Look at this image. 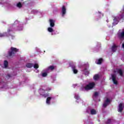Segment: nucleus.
<instances>
[{"label": "nucleus", "mask_w": 124, "mask_h": 124, "mask_svg": "<svg viewBox=\"0 0 124 124\" xmlns=\"http://www.w3.org/2000/svg\"><path fill=\"white\" fill-rule=\"evenodd\" d=\"M23 30V24L22 23L16 20L15 22L14 25H11L10 28L8 29L7 33H0V37H4V36H8V34L10 32H12L14 31H22Z\"/></svg>", "instance_id": "obj_1"}, {"label": "nucleus", "mask_w": 124, "mask_h": 124, "mask_svg": "<svg viewBox=\"0 0 124 124\" xmlns=\"http://www.w3.org/2000/svg\"><path fill=\"white\" fill-rule=\"evenodd\" d=\"M55 20L53 19H49L50 27L47 28V31L51 33V35H55L56 33L54 32V27H55Z\"/></svg>", "instance_id": "obj_2"}, {"label": "nucleus", "mask_w": 124, "mask_h": 124, "mask_svg": "<svg viewBox=\"0 0 124 124\" xmlns=\"http://www.w3.org/2000/svg\"><path fill=\"white\" fill-rule=\"evenodd\" d=\"M94 86H95L94 82L90 83L87 85H83L82 87L83 88H82V90L84 91V90H85V91H89V90H92L94 87Z\"/></svg>", "instance_id": "obj_3"}, {"label": "nucleus", "mask_w": 124, "mask_h": 124, "mask_svg": "<svg viewBox=\"0 0 124 124\" xmlns=\"http://www.w3.org/2000/svg\"><path fill=\"white\" fill-rule=\"evenodd\" d=\"M17 52H19V49L16 47H11L10 50L8 52V55L9 57H12L15 55Z\"/></svg>", "instance_id": "obj_4"}, {"label": "nucleus", "mask_w": 124, "mask_h": 124, "mask_svg": "<svg viewBox=\"0 0 124 124\" xmlns=\"http://www.w3.org/2000/svg\"><path fill=\"white\" fill-rule=\"evenodd\" d=\"M38 93L40 95L43 96V97H47V96H49V94L46 93V90H45L44 87L40 88L38 91Z\"/></svg>", "instance_id": "obj_5"}, {"label": "nucleus", "mask_w": 124, "mask_h": 124, "mask_svg": "<svg viewBox=\"0 0 124 124\" xmlns=\"http://www.w3.org/2000/svg\"><path fill=\"white\" fill-rule=\"evenodd\" d=\"M33 66L35 68V69H37V68L39 67V65L37 63H35L34 65L31 63H28L26 64V67H28V68H31Z\"/></svg>", "instance_id": "obj_6"}, {"label": "nucleus", "mask_w": 124, "mask_h": 124, "mask_svg": "<svg viewBox=\"0 0 124 124\" xmlns=\"http://www.w3.org/2000/svg\"><path fill=\"white\" fill-rule=\"evenodd\" d=\"M87 113L88 114H91V115H95L96 114L97 111L95 109L91 108L90 107H89L86 109Z\"/></svg>", "instance_id": "obj_7"}, {"label": "nucleus", "mask_w": 124, "mask_h": 124, "mask_svg": "<svg viewBox=\"0 0 124 124\" xmlns=\"http://www.w3.org/2000/svg\"><path fill=\"white\" fill-rule=\"evenodd\" d=\"M46 97L47 98L46 100V104L47 105H51V103H52V101L54 100V97L52 96H50L48 94V96Z\"/></svg>", "instance_id": "obj_8"}, {"label": "nucleus", "mask_w": 124, "mask_h": 124, "mask_svg": "<svg viewBox=\"0 0 124 124\" xmlns=\"http://www.w3.org/2000/svg\"><path fill=\"white\" fill-rule=\"evenodd\" d=\"M31 12L32 14H34L35 15H36V14H38L39 15H41L40 17H42V12H41L40 10H32L31 11Z\"/></svg>", "instance_id": "obj_9"}, {"label": "nucleus", "mask_w": 124, "mask_h": 124, "mask_svg": "<svg viewBox=\"0 0 124 124\" xmlns=\"http://www.w3.org/2000/svg\"><path fill=\"white\" fill-rule=\"evenodd\" d=\"M66 14V7L65 6H63L61 10V16L62 17H64Z\"/></svg>", "instance_id": "obj_10"}, {"label": "nucleus", "mask_w": 124, "mask_h": 124, "mask_svg": "<svg viewBox=\"0 0 124 124\" xmlns=\"http://www.w3.org/2000/svg\"><path fill=\"white\" fill-rule=\"evenodd\" d=\"M111 78L113 84L117 85L118 84V81H117V76L115 74L111 75Z\"/></svg>", "instance_id": "obj_11"}, {"label": "nucleus", "mask_w": 124, "mask_h": 124, "mask_svg": "<svg viewBox=\"0 0 124 124\" xmlns=\"http://www.w3.org/2000/svg\"><path fill=\"white\" fill-rule=\"evenodd\" d=\"M111 102V100L108 98H107L105 100L104 104L103 105V107H106L108 105H109V104Z\"/></svg>", "instance_id": "obj_12"}, {"label": "nucleus", "mask_w": 124, "mask_h": 124, "mask_svg": "<svg viewBox=\"0 0 124 124\" xmlns=\"http://www.w3.org/2000/svg\"><path fill=\"white\" fill-rule=\"evenodd\" d=\"M54 69L55 66L53 65H50L48 66L47 68H46V71H47V72H48V73H49V72H51V71L54 70Z\"/></svg>", "instance_id": "obj_13"}, {"label": "nucleus", "mask_w": 124, "mask_h": 124, "mask_svg": "<svg viewBox=\"0 0 124 124\" xmlns=\"http://www.w3.org/2000/svg\"><path fill=\"white\" fill-rule=\"evenodd\" d=\"M75 98L77 99V100H78V101L80 102V103H82L83 102V101L82 100L80 99V96H79V94L76 93L75 94Z\"/></svg>", "instance_id": "obj_14"}, {"label": "nucleus", "mask_w": 124, "mask_h": 124, "mask_svg": "<svg viewBox=\"0 0 124 124\" xmlns=\"http://www.w3.org/2000/svg\"><path fill=\"white\" fill-rule=\"evenodd\" d=\"M124 105L123 104H120L118 108V112H122L124 110Z\"/></svg>", "instance_id": "obj_15"}, {"label": "nucleus", "mask_w": 124, "mask_h": 124, "mask_svg": "<svg viewBox=\"0 0 124 124\" xmlns=\"http://www.w3.org/2000/svg\"><path fill=\"white\" fill-rule=\"evenodd\" d=\"M48 73H49V72H47L46 71V69H45L43 71V73H42V76L43 77H46V76H47Z\"/></svg>", "instance_id": "obj_16"}, {"label": "nucleus", "mask_w": 124, "mask_h": 124, "mask_svg": "<svg viewBox=\"0 0 124 124\" xmlns=\"http://www.w3.org/2000/svg\"><path fill=\"white\" fill-rule=\"evenodd\" d=\"M119 73V74H120V76H123V71L121 69H116L115 71V73Z\"/></svg>", "instance_id": "obj_17"}, {"label": "nucleus", "mask_w": 124, "mask_h": 124, "mask_svg": "<svg viewBox=\"0 0 124 124\" xmlns=\"http://www.w3.org/2000/svg\"><path fill=\"white\" fill-rule=\"evenodd\" d=\"M83 73H84L85 75H86L88 76L89 74H90V71L88 70V68H85L83 70Z\"/></svg>", "instance_id": "obj_18"}, {"label": "nucleus", "mask_w": 124, "mask_h": 124, "mask_svg": "<svg viewBox=\"0 0 124 124\" xmlns=\"http://www.w3.org/2000/svg\"><path fill=\"white\" fill-rule=\"evenodd\" d=\"M102 62H103V59L100 58L99 59L96 60L95 62L97 64H101Z\"/></svg>", "instance_id": "obj_19"}, {"label": "nucleus", "mask_w": 124, "mask_h": 124, "mask_svg": "<svg viewBox=\"0 0 124 124\" xmlns=\"http://www.w3.org/2000/svg\"><path fill=\"white\" fill-rule=\"evenodd\" d=\"M118 36L120 38H124V29L120 34H118Z\"/></svg>", "instance_id": "obj_20"}, {"label": "nucleus", "mask_w": 124, "mask_h": 124, "mask_svg": "<svg viewBox=\"0 0 124 124\" xmlns=\"http://www.w3.org/2000/svg\"><path fill=\"white\" fill-rule=\"evenodd\" d=\"M117 48H118V46H117L116 45H114L111 48V50L113 52H116Z\"/></svg>", "instance_id": "obj_21"}, {"label": "nucleus", "mask_w": 124, "mask_h": 124, "mask_svg": "<svg viewBox=\"0 0 124 124\" xmlns=\"http://www.w3.org/2000/svg\"><path fill=\"white\" fill-rule=\"evenodd\" d=\"M8 66V62L7 61L5 60L4 61V67L5 68H6L7 66Z\"/></svg>", "instance_id": "obj_22"}, {"label": "nucleus", "mask_w": 124, "mask_h": 124, "mask_svg": "<svg viewBox=\"0 0 124 124\" xmlns=\"http://www.w3.org/2000/svg\"><path fill=\"white\" fill-rule=\"evenodd\" d=\"M17 7H18V8H21L22 7V2H18L16 4Z\"/></svg>", "instance_id": "obj_23"}, {"label": "nucleus", "mask_w": 124, "mask_h": 124, "mask_svg": "<svg viewBox=\"0 0 124 124\" xmlns=\"http://www.w3.org/2000/svg\"><path fill=\"white\" fill-rule=\"evenodd\" d=\"M72 70L75 74L78 72V70L75 68V67H72Z\"/></svg>", "instance_id": "obj_24"}, {"label": "nucleus", "mask_w": 124, "mask_h": 124, "mask_svg": "<svg viewBox=\"0 0 124 124\" xmlns=\"http://www.w3.org/2000/svg\"><path fill=\"white\" fill-rule=\"evenodd\" d=\"M93 79H94V80H98L99 79V75H95L93 77Z\"/></svg>", "instance_id": "obj_25"}, {"label": "nucleus", "mask_w": 124, "mask_h": 124, "mask_svg": "<svg viewBox=\"0 0 124 124\" xmlns=\"http://www.w3.org/2000/svg\"><path fill=\"white\" fill-rule=\"evenodd\" d=\"M97 96H98V93L95 92L94 93V96L93 97V99H94V97H97Z\"/></svg>", "instance_id": "obj_26"}, {"label": "nucleus", "mask_w": 124, "mask_h": 124, "mask_svg": "<svg viewBox=\"0 0 124 124\" xmlns=\"http://www.w3.org/2000/svg\"><path fill=\"white\" fill-rule=\"evenodd\" d=\"M35 50L37 52H38V53H41V50H40V49L38 47H35Z\"/></svg>", "instance_id": "obj_27"}, {"label": "nucleus", "mask_w": 124, "mask_h": 124, "mask_svg": "<svg viewBox=\"0 0 124 124\" xmlns=\"http://www.w3.org/2000/svg\"><path fill=\"white\" fill-rule=\"evenodd\" d=\"M9 38H10V40H12L14 39V38H15V36H14L13 35H10Z\"/></svg>", "instance_id": "obj_28"}, {"label": "nucleus", "mask_w": 124, "mask_h": 124, "mask_svg": "<svg viewBox=\"0 0 124 124\" xmlns=\"http://www.w3.org/2000/svg\"><path fill=\"white\" fill-rule=\"evenodd\" d=\"M51 90H52V88H51V87H47V88L46 89V92H50V91H51Z\"/></svg>", "instance_id": "obj_29"}, {"label": "nucleus", "mask_w": 124, "mask_h": 124, "mask_svg": "<svg viewBox=\"0 0 124 124\" xmlns=\"http://www.w3.org/2000/svg\"><path fill=\"white\" fill-rule=\"evenodd\" d=\"M98 15L100 16V17H103V14H102L100 12H98Z\"/></svg>", "instance_id": "obj_30"}, {"label": "nucleus", "mask_w": 124, "mask_h": 124, "mask_svg": "<svg viewBox=\"0 0 124 124\" xmlns=\"http://www.w3.org/2000/svg\"><path fill=\"white\" fill-rule=\"evenodd\" d=\"M3 2H4V0H1V2H0V4H3Z\"/></svg>", "instance_id": "obj_31"}, {"label": "nucleus", "mask_w": 124, "mask_h": 124, "mask_svg": "<svg viewBox=\"0 0 124 124\" xmlns=\"http://www.w3.org/2000/svg\"><path fill=\"white\" fill-rule=\"evenodd\" d=\"M110 123H111V120L110 119H108V120L107 124H110Z\"/></svg>", "instance_id": "obj_32"}, {"label": "nucleus", "mask_w": 124, "mask_h": 124, "mask_svg": "<svg viewBox=\"0 0 124 124\" xmlns=\"http://www.w3.org/2000/svg\"><path fill=\"white\" fill-rule=\"evenodd\" d=\"M73 88H76V87H77V84H73Z\"/></svg>", "instance_id": "obj_33"}, {"label": "nucleus", "mask_w": 124, "mask_h": 124, "mask_svg": "<svg viewBox=\"0 0 124 124\" xmlns=\"http://www.w3.org/2000/svg\"><path fill=\"white\" fill-rule=\"evenodd\" d=\"M122 47L124 49V43L122 44Z\"/></svg>", "instance_id": "obj_34"}, {"label": "nucleus", "mask_w": 124, "mask_h": 124, "mask_svg": "<svg viewBox=\"0 0 124 124\" xmlns=\"http://www.w3.org/2000/svg\"><path fill=\"white\" fill-rule=\"evenodd\" d=\"M54 81H56V78H54V79H53V81H52V83H54Z\"/></svg>", "instance_id": "obj_35"}, {"label": "nucleus", "mask_w": 124, "mask_h": 124, "mask_svg": "<svg viewBox=\"0 0 124 124\" xmlns=\"http://www.w3.org/2000/svg\"><path fill=\"white\" fill-rule=\"evenodd\" d=\"M7 77H9V78H10V75H8Z\"/></svg>", "instance_id": "obj_36"}, {"label": "nucleus", "mask_w": 124, "mask_h": 124, "mask_svg": "<svg viewBox=\"0 0 124 124\" xmlns=\"http://www.w3.org/2000/svg\"><path fill=\"white\" fill-rule=\"evenodd\" d=\"M98 45H99V46H98V47H100V43H98Z\"/></svg>", "instance_id": "obj_37"}, {"label": "nucleus", "mask_w": 124, "mask_h": 124, "mask_svg": "<svg viewBox=\"0 0 124 124\" xmlns=\"http://www.w3.org/2000/svg\"><path fill=\"white\" fill-rule=\"evenodd\" d=\"M107 23H108V22H109V20L108 19H107Z\"/></svg>", "instance_id": "obj_38"}, {"label": "nucleus", "mask_w": 124, "mask_h": 124, "mask_svg": "<svg viewBox=\"0 0 124 124\" xmlns=\"http://www.w3.org/2000/svg\"><path fill=\"white\" fill-rule=\"evenodd\" d=\"M0 85H1V83L0 82Z\"/></svg>", "instance_id": "obj_39"}, {"label": "nucleus", "mask_w": 124, "mask_h": 124, "mask_svg": "<svg viewBox=\"0 0 124 124\" xmlns=\"http://www.w3.org/2000/svg\"><path fill=\"white\" fill-rule=\"evenodd\" d=\"M37 72H38V70H37Z\"/></svg>", "instance_id": "obj_40"}, {"label": "nucleus", "mask_w": 124, "mask_h": 124, "mask_svg": "<svg viewBox=\"0 0 124 124\" xmlns=\"http://www.w3.org/2000/svg\"><path fill=\"white\" fill-rule=\"evenodd\" d=\"M111 27V26H109V28H110Z\"/></svg>", "instance_id": "obj_41"}]
</instances>
